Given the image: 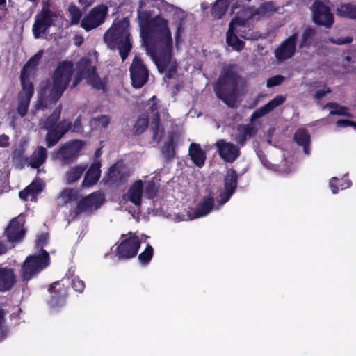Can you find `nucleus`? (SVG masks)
<instances>
[{
    "label": "nucleus",
    "mask_w": 356,
    "mask_h": 356,
    "mask_svg": "<svg viewBox=\"0 0 356 356\" xmlns=\"http://www.w3.org/2000/svg\"><path fill=\"white\" fill-rule=\"evenodd\" d=\"M148 1L141 0L138 10L140 36L147 53L151 56L159 71L171 78L176 71L177 64L172 58L173 40L170 29L175 27V42L178 44L182 20L169 22L161 16L152 17L151 10L147 9Z\"/></svg>",
    "instance_id": "1"
},
{
    "label": "nucleus",
    "mask_w": 356,
    "mask_h": 356,
    "mask_svg": "<svg viewBox=\"0 0 356 356\" xmlns=\"http://www.w3.org/2000/svg\"><path fill=\"white\" fill-rule=\"evenodd\" d=\"M73 66L71 63H61L56 69L52 82L42 83L35 110H44L51 107L60 99L67 87L72 77Z\"/></svg>",
    "instance_id": "2"
},
{
    "label": "nucleus",
    "mask_w": 356,
    "mask_h": 356,
    "mask_svg": "<svg viewBox=\"0 0 356 356\" xmlns=\"http://www.w3.org/2000/svg\"><path fill=\"white\" fill-rule=\"evenodd\" d=\"M129 22L127 19L114 22L104 34V42L109 48H118L124 61L131 49Z\"/></svg>",
    "instance_id": "3"
},
{
    "label": "nucleus",
    "mask_w": 356,
    "mask_h": 356,
    "mask_svg": "<svg viewBox=\"0 0 356 356\" xmlns=\"http://www.w3.org/2000/svg\"><path fill=\"white\" fill-rule=\"evenodd\" d=\"M158 188L159 186L154 180H136L123 195V200L131 202L137 209H139L143 193L147 197L152 198L157 193Z\"/></svg>",
    "instance_id": "4"
},
{
    "label": "nucleus",
    "mask_w": 356,
    "mask_h": 356,
    "mask_svg": "<svg viewBox=\"0 0 356 356\" xmlns=\"http://www.w3.org/2000/svg\"><path fill=\"white\" fill-rule=\"evenodd\" d=\"M238 76L232 72L222 74L214 86L215 92L219 99L227 106H234L236 99V85Z\"/></svg>",
    "instance_id": "5"
},
{
    "label": "nucleus",
    "mask_w": 356,
    "mask_h": 356,
    "mask_svg": "<svg viewBox=\"0 0 356 356\" xmlns=\"http://www.w3.org/2000/svg\"><path fill=\"white\" fill-rule=\"evenodd\" d=\"M61 107L58 106L53 113L48 118L47 121L44 122L42 127L49 130L46 136V141L48 147H51L56 144L62 136L69 130L70 122L63 120L59 124L56 122L60 117Z\"/></svg>",
    "instance_id": "6"
},
{
    "label": "nucleus",
    "mask_w": 356,
    "mask_h": 356,
    "mask_svg": "<svg viewBox=\"0 0 356 356\" xmlns=\"http://www.w3.org/2000/svg\"><path fill=\"white\" fill-rule=\"evenodd\" d=\"M49 257L47 251L40 250L26 257L22 266L23 280L28 281L49 265Z\"/></svg>",
    "instance_id": "7"
},
{
    "label": "nucleus",
    "mask_w": 356,
    "mask_h": 356,
    "mask_svg": "<svg viewBox=\"0 0 356 356\" xmlns=\"http://www.w3.org/2000/svg\"><path fill=\"white\" fill-rule=\"evenodd\" d=\"M250 16L251 15H249L245 18L237 16L229 23V30L227 32L226 42L234 50L241 51L244 47L243 41L240 40L238 37L247 39L250 38V36L245 33V24Z\"/></svg>",
    "instance_id": "8"
},
{
    "label": "nucleus",
    "mask_w": 356,
    "mask_h": 356,
    "mask_svg": "<svg viewBox=\"0 0 356 356\" xmlns=\"http://www.w3.org/2000/svg\"><path fill=\"white\" fill-rule=\"evenodd\" d=\"M145 111L148 113V118L152 120L154 127V140L159 142L163 136V128L160 127L159 121L166 120L168 115L166 108L159 104L157 99L153 96L145 106Z\"/></svg>",
    "instance_id": "9"
},
{
    "label": "nucleus",
    "mask_w": 356,
    "mask_h": 356,
    "mask_svg": "<svg viewBox=\"0 0 356 356\" xmlns=\"http://www.w3.org/2000/svg\"><path fill=\"white\" fill-rule=\"evenodd\" d=\"M78 72L73 81L72 87H75L83 79L92 87L97 90H104V83L96 74L95 68L87 58H83L77 65Z\"/></svg>",
    "instance_id": "10"
},
{
    "label": "nucleus",
    "mask_w": 356,
    "mask_h": 356,
    "mask_svg": "<svg viewBox=\"0 0 356 356\" xmlns=\"http://www.w3.org/2000/svg\"><path fill=\"white\" fill-rule=\"evenodd\" d=\"M108 13V7L101 4L93 8L81 20V26L86 31H90L102 24Z\"/></svg>",
    "instance_id": "11"
},
{
    "label": "nucleus",
    "mask_w": 356,
    "mask_h": 356,
    "mask_svg": "<svg viewBox=\"0 0 356 356\" xmlns=\"http://www.w3.org/2000/svg\"><path fill=\"white\" fill-rule=\"evenodd\" d=\"M237 185V176L234 170H228L224 179V186L219 189V195L217 197L218 204L216 209H219L226 203L234 193Z\"/></svg>",
    "instance_id": "12"
},
{
    "label": "nucleus",
    "mask_w": 356,
    "mask_h": 356,
    "mask_svg": "<svg viewBox=\"0 0 356 356\" xmlns=\"http://www.w3.org/2000/svg\"><path fill=\"white\" fill-rule=\"evenodd\" d=\"M129 70L133 86L141 88L147 81L148 72L138 56L134 57Z\"/></svg>",
    "instance_id": "13"
},
{
    "label": "nucleus",
    "mask_w": 356,
    "mask_h": 356,
    "mask_svg": "<svg viewBox=\"0 0 356 356\" xmlns=\"http://www.w3.org/2000/svg\"><path fill=\"white\" fill-rule=\"evenodd\" d=\"M143 238L147 236L141 234L140 238L133 235L123 241L118 248V254L121 258H131L137 254L140 244Z\"/></svg>",
    "instance_id": "14"
},
{
    "label": "nucleus",
    "mask_w": 356,
    "mask_h": 356,
    "mask_svg": "<svg viewBox=\"0 0 356 356\" xmlns=\"http://www.w3.org/2000/svg\"><path fill=\"white\" fill-rule=\"evenodd\" d=\"M314 22L325 27H330L334 22L330 8L319 1H316L312 8Z\"/></svg>",
    "instance_id": "15"
},
{
    "label": "nucleus",
    "mask_w": 356,
    "mask_h": 356,
    "mask_svg": "<svg viewBox=\"0 0 356 356\" xmlns=\"http://www.w3.org/2000/svg\"><path fill=\"white\" fill-rule=\"evenodd\" d=\"M298 36L297 33H293L284 40L275 50V56L278 60L284 61L294 55Z\"/></svg>",
    "instance_id": "16"
},
{
    "label": "nucleus",
    "mask_w": 356,
    "mask_h": 356,
    "mask_svg": "<svg viewBox=\"0 0 356 356\" xmlns=\"http://www.w3.org/2000/svg\"><path fill=\"white\" fill-rule=\"evenodd\" d=\"M53 22V15L50 11L43 10L35 16V20L33 26V32L36 38L42 37L51 26Z\"/></svg>",
    "instance_id": "17"
},
{
    "label": "nucleus",
    "mask_w": 356,
    "mask_h": 356,
    "mask_svg": "<svg viewBox=\"0 0 356 356\" xmlns=\"http://www.w3.org/2000/svg\"><path fill=\"white\" fill-rule=\"evenodd\" d=\"M104 202V196L100 192L91 193L86 196L78 204L77 211L79 213H90L101 207Z\"/></svg>",
    "instance_id": "18"
},
{
    "label": "nucleus",
    "mask_w": 356,
    "mask_h": 356,
    "mask_svg": "<svg viewBox=\"0 0 356 356\" xmlns=\"http://www.w3.org/2000/svg\"><path fill=\"white\" fill-rule=\"evenodd\" d=\"M25 220L22 215L13 218L6 229V234L10 242H19L24 236V229L23 225Z\"/></svg>",
    "instance_id": "19"
},
{
    "label": "nucleus",
    "mask_w": 356,
    "mask_h": 356,
    "mask_svg": "<svg viewBox=\"0 0 356 356\" xmlns=\"http://www.w3.org/2000/svg\"><path fill=\"white\" fill-rule=\"evenodd\" d=\"M22 84V91L19 95V102L17 106V111L21 117H24L28 111L30 100L33 94V87L32 83Z\"/></svg>",
    "instance_id": "20"
},
{
    "label": "nucleus",
    "mask_w": 356,
    "mask_h": 356,
    "mask_svg": "<svg viewBox=\"0 0 356 356\" xmlns=\"http://www.w3.org/2000/svg\"><path fill=\"white\" fill-rule=\"evenodd\" d=\"M83 146L81 140H74L63 145L58 151V159L67 161L76 157Z\"/></svg>",
    "instance_id": "21"
},
{
    "label": "nucleus",
    "mask_w": 356,
    "mask_h": 356,
    "mask_svg": "<svg viewBox=\"0 0 356 356\" xmlns=\"http://www.w3.org/2000/svg\"><path fill=\"white\" fill-rule=\"evenodd\" d=\"M221 158L227 162H233L239 155V149L234 144L220 140L216 143Z\"/></svg>",
    "instance_id": "22"
},
{
    "label": "nucleus",
    "mask_w": 356,
    "mask_h": 356,
    "mask_svg": "<svg viewBox=\"0 0 356 356\" xmlns=\"http://www.w3.org/2000/svg\"><path fill=\"white\" fill-rule=\"evenodd\" d=\"M213 202V197L210 195L204 197L200 201L193 213H190L187 218H183L182 220H192L207 216L214 209Z\"/></svg>",
    "instance_id": "23"
},
{
    "label": "nucleus",
    "mask_w": 356,
    "mask_h": 356,
    "mask_svg": "<svg viewBox=\"0 0 356 356\" xmlns=\"http://www.w3.org/2000/svg\"><path fill=\"white\" fill-rule=\"evenodd\" d=\"M49 291L51 294L49 305L53 308L63 306L67 294L66 288L60 282H54L50 287Z\"/></svg>",
    "instance_id": "24"
},
{
    "label": "nucleus",
    "mask_w": 356,
    "mask_h": 356,
    "mask_svg": "<svg viewBox=\"0 0 356 356\" xmlns=\"http://www.w3.org/2000/svg\"><path fill=\"white\" fill-rule=\"evenodd\" d=\"M42 55L43 51H38L36 54L32 56L24 66L21 72V83H32L31 82V77L33 76L35 68L39 64Z\"/></svg>",
    "instance_id": "25"
},
{
    "label": "nucleus",
    "mask_w": 356,
    "mask_h": 356,
    "mask_svg": "<svg viewBox=\"0 0 356 356\" xmlns=\"http://www.w3.org/2000/svg\"><path fill=\"white\" fill-rule=\"evenodd\" d=\"M286 100V96L279 95L275 96L268 103L256 110L251 115V120L253 121L257 118H261L266 114L274 110L278 106L282 104Z\"/></svg>",
    "instance_id": "26"
},
{
    "label": "nucleus",
    "mask_w": 356,
    "mask_h": 356,
    "mask_svg": "<svg viewBox=\"0 0 356 356\" xmlns=\"http://www.w3.org/2000/svg\"><path fill=\"white\" fill-rule=\"evenodd\" d=\"M44 183L41 179H35L24 191L19 192V197L24 200L35 201L37 195L44 188Z\"/></svg>",
    "instance_id": "27"
},
{
    "label": "nucleus",
    "mask_w": 356,
    "mask_h": 356,
    "mask_svg": "<svg viewBox=\"0 0 356 356\" xmlns=\"http://www.w3.org/2000/svg\"><path fill=\"white\" fill-rule=\"evenodd\" d=\"M16 276L11 268H0V292H5L14 286Z\"/></svg>",
    "instance_id": "28"
},
{
    "label": "nucleus",
    "mask_w": 356,
    "mask_h": 356,
    "mask_svg": "<svg viewBox=\"0 0 356 356\" xmlns=\"http://www.w3.org/2000/svg\"><path fill=\"white\" fill-rule=\"evenodd\" d=\"M188 155L193 163L199 168L204 165L206 154L198 143H192L188 148Z\"/></svg>",
    "instance_id": "29"
},
{
    "label": "nucleus",
    "mask_w": 356,
    "mask_h": 356,
    "mask_svg": "<svg viewBox=\"0 0 356 356\" xmlns=\"http://www.w3.org/2000/svg\"><path fill=\"white\" fill-rule=\"evenodd\" d=\"M100 163L95 161L86 172L82 182L83 187L90 186L97 182L100 177Z\"/></svg>",
    "instance_id": "30"
},
{
    "label": "nucleus",
    "mask_w": 356,
    "mask_h": 356,
    "mask_svg": "<svg viewBox=\"0 0 356 356\" xmlns=\"http://www.w3.org/2000/svg\"><path fill=\"white\" fill-rule=\"evenodd\" d=\"M295 141L303 148V152L306 155L311 154V137L307 131L303 129L298 130L294 134Z\"/></svg>",
    "instance_id": "31"
},
{
    "label": "nucleus",
    "mask_w": 356,
    "mask_h": 356,
    "mask_svg": "<svg viewBox=\"0 0 356 356\" xmlns=\"http://www.w3.org/2000/svg\"><path fill=\"white\" fill-rule=\"evenodd\" d=\"M47 151L43 147H38L29 159V165L33 168H38L46 161Z\"/></svg>",
    "instance_id": "32"
},
{
    "label": "nucleus",
    "mask_w": 356,
    "mask_h": 356,
    "mask_svg": "<svg viewBox=\"0 0 356 356\" xmlns=\"http://www.w3.org/2000/svg\"><path fill=\"white\" fill-rule=\"evenodd\" d=\"M256 130L254 127L250 125H240L237 129L236 141L241 145H243L248 137L254 135Z\"/></svg>",
    "instance_id": "33"
},
{
    "label": "nucleus",
    "mask_w": 356,
    "mask_h": 356,
    "mask_svg": "<svg viewBox=\"0 0 356 356\" xmlns=\"http://www.w3.org/2000/svg\"><path fill=\"white\" fill-rule=\"evenodd\" d=\"M86 169V165H79L71 168L66 173V179L67 183H73L79 179Z\"/></svg>",
    "instance_id": "34"
},
{
    "label": "nucleus",
    "mask_w": 356,
    "mask_h": 356,
    "mask_svg": "<svg viewBox=\"0 0 356 356\" xmlns=\"http://www.w3.org/2000/svg\"><path fill=\"white\" fill-rule=\"evenodd\" d=\"M338 15L356 19V6L351 3L341 5L337 10Z\"/></svg>",
    "instance_id": "35"
},
{
    "label": "nucleus",
    "mask_w": 356,
    "mask_h": 356,
    "mask_svg": "<svg viewBox=\"0 0 356 356\" xmlns=\"http://www.w3.org/2000/svg\"><path fill=\"white\" fill-rule=\"evenodd\" d=\"M330 187L332 190L333 194H336L338 193L339 189H345L349 188L351 185V182L347 178L342 179L341 180H339L337 177H332L330 180L329 183Z\"/></svg>",
    "instance_id": "36"
},
{
    "label": "nucleus",
    "mask_w": 356,
    "mask_h": 356,
    "mask_svg": "<svg viewBox=\"0 0 356 356\" xmlns=\"http://www.w3.org/2000/svg\"><path fill=\"white\" fill-rule=\"evenodd\" d=\"M326 107L331 108L330 112V115H338L346 117L352 116L349 108L344 106H341L336 103H330L326 105Z\"/></svg>",
    "instance_id": "37"
},
{
    "label": "nucleus",
    "mask_w": 356,
    "mask_h": 356,
    "mask_svg": "<svg viewBox=\"0 0 356 356\" xmlns=\"http://www.w3.org/2000/svg\"><path fill=\"white\" fill-rule=\"evenodd\" d=\"M229 0H218L212 8V15L214 17L220 18L228 8Z\"/></svg>",
    "instance_id": "38"
},
{
    "label": "nucleus",
    "mask_w": 356,
    "mask_h": 356,
    "mask_svg": "<svg viewBox=\"0 0 356 356\" xmlns=\"http://www.w3.org/2000/svg\"><path fill=\"white\" fill-rule=\"evenodd\" d=\"M121 167L118 165H113L106 175L108 181L117 182L122 179Z\"/></svg>",
    "instance_id": "39"
},
{
    "label": "nucleus",
    "mask_w": 356,
    "mask_h": 356,
    "mask_svg": "<svg viewBox=\"0 0 356 356\" xmlns=\"http://www.w3.org/2000/svg\"><path fill=\"white\" fill-rule=\"evenodd\" d=\"M315 31L311 28H307L304 30L301 40L299 44L300 47H309L312 44L311 40L314 37Z\"/></svg>",
    "instance_id": "40"
},
{
    "label": "nucleus",
    "mask_w": 356,
    "mask_h": 356,
    "mask_svg": "<svg viewBox=\"0 0 356 356\" xmlns=\"http://www.w3.org/2000/svg\"><path fill=\"white\" fill-rule=\"evenodd\" d=\"M76 191L73 189L70 188H65L64 189L60 195H59L58 200V204H63L65 203H67L68 202L72 200L76 197Z\"/></svg>",
    "instance_id": "41"
},
{
    "label": "nucleus",
    "mask_w": 356,
    "mask_h": 356,
    "mask_svg": "<svg viewBox=\"0 0 356 356\" xmlns=\"http://www.w3.org/2000/svg\"><path fill=\"white\" fill-rule=\"evenodd\" d=\"M109 123V118L106 115H102L92 119L90 125L93 129L106 128Z\"/></svg>",
    "instance_id": "42"
},
{
    "label": "nucleus",
    "mask_w": 356,
    "mask_h": 356,
    "mask_svg": "<svg viewBox=\"0 0 356 356\" xmlns=\"http://www.w3.org/2000/svg\"><path fill=\"white\" fill-rule=\"evenodd\" d=\"M275 8L271 2L262 3L257 9L255 15L263 17L275 11Z\"/></svg>",
    "instance_id": "43"
},
{
    "label": "nucleus",
    "mask_w": 356,
    "mask_h": 356,
    "mask_svg": "<svg viewBox=\"0 0 356 356\" xmlns=\"http://www.w3.org/2000/svg\"><path fill=\"white\" fill-rule=\"evenodd\" d=\"M148 118L141 117L138 119L134 124V131L137 134L143 133L147 127Z\"/></svg>",
    "instance_id": "44"
},
{
    "label": "nucleus",
    "mask_w": 356,
    "mask_h": 356,
    "mask_svg": "<svg viewBox=\"0 0 356 356\" xmlns=\"http://www.w3.org/2000/svg\"><path fill=\"white\" fill-rule=\"evenodd\" d=\"M68 11L71 16L72 24H78L81 17V13L79 8L74 5H70L68 8Z\"/></svg>",
    "instance_id": "45"
},
{
    "label": "nucleus",
    "mask_w": 356,
    "mask_h": 356,
    "mask_svg": "<svg viewBox=\"0 0 356 356\" xmlns=\"http://www.w3.org/2000/svg\"><path fill=\"white\" fill-rule=\"evenodd\" d=\"M152 255L153 248L149 244H147L145 250L139 255L138 259L142 264H146L151 260Z\"/></svg>",
    "instance_id": "46"
},
{
    "label": "nucleus",
    "mask_w": 356,
    "mask_h": 356,
    "mask_svg": "<svg viewBox=\"0 0 356 356\" xmlns=\"http://www.w3.org/2000/svg\"><path fill=\"white\" fill-rule=\"evenodd\" d=\"M284 80V77L281 75L274 76L270 79H268L266 81V86L268 88H271L273 86H276L280 85Z\"/></svg>",
    "instance_id": "47"
},
{
    "label": "nucleus",
    "mask_w": 356,
    "mask_h": 356,
    "mask_svg": "<svg viewBox=\"0 0 356 356\" xmlns=\"http://www.w3.org/2000/svg\"><path fill=\"white\" fill-rule=\"evenodd\" d=\"M72 288L79 293H82L85 289L83 281L79 277H74L72 281Z\"/></svg>",
    "instance_id": "48"
},
{
    "label": "nucleus",
    "mask_w": 356,
    "mask_h": 356,
    "mask_svg": "<svg viewBox=\"0 0 356 356\" xmlns=\"http://www.w3.org/2000/svg\"><path fill=\"white\" fill-rule=\"evenodd\" d=\"M329 41L332 44H335L337 45H342L344 44L350 43L353 41V38L347 36V37H341L337 39H334L333 38H330Z\"/></svg>",
    "instance_id": "49"
},
{
    "label": "nucleus",
    "mask_w": 356,
    "mask_h": 356,
    "mask_svg": "<svg viewBox=\"0 0 356 356\" xmlns=\"http://www.w3.org/2000/svg\"><path fill=\"white\" fill-rule=\"evenodd\" d=\"M48 241V234H42L38 236L36 239V247L40 248L42 250V247L44 246Z\"/></svg>",
    "instance_id": "50"
},
{
    "label": "nucleus",
    "mask_w": 356,
    "mask_h": 356,
    "mask_svg": "<svg viewBox=\"0 0 356 356\" xmlns=\"http://www.w3.org/2000/svg\"><path fill=\"white\" fill-rule=\"evenodd\" d=\"M3 310L0 309V341L3 339V338L6 335V330L3 326Z\"/></svg>",
    "instance_id": "51"
},
{
    "label": "nucleus",
    "mask_w": 356,
    "mask_h": 356,
    "mask_svg": "<svg viewBox=\"0 0 356 356\" xmlns=\"http://www.w3.org/2000/svg\"><path fill=\"white\" fill-rule=\"evenodd\" d=\"M337 125L341 127H346L350 126L356 129V122L349 120H339L337 122Z\"/></svg>",
    "instance_id": "52"
},
{
    "label": "nucleus",
    "mask_w": 356,
    "mask_h": 356,
    "mask_svg": "<svg viewBox=\"0 0 356 356\" xmlns=\"http://www.w3.org/2000/svg\"><path fill=\"white\" fill-rule=\"evenodd\" d=\"M70 129H71V131H72V132H80V131H82V127H81V120H80V118H78L75 120V122H74V123L73 126H71V125L70 124V126H69V130H70Z\"/></svg>",
    "instance_id": "53"
},
{
    "label": "nucleus",
    "mask_w": 356,
    "mask_h": 356,
    "mask_svg": "<svg viewBox=\"0 0 356 356\" xmlns=\"http://www.w3.org/2000/svg\"><path fill=\"white\" fill-rule=\"evenodd\" d=\"M163 152L165 154V156L167 158H171L174 155V150L172 149V147L171 144H167L163 148Z\"/></svg>",
    "instance_id": "54"
},
{
    "label": "nucleus",
    "mask_w": 356,
    "mask_h": 356,
    "mask_svg": "<svg viewBox=\"0 0 356 356\" xmlns=\"http://www.w3.org/2000/svg\"><path fill=\"white\" fill-rule=\"evenodd\" d=\"M10 144L9 137L5 134L0 135V147H6Z\"/></svg>",
    "instance_id": "55"
},
{
    "label": "nucleus",
    "mask_w": 356,
    "mask_h": 356,
    "mask_svg": "<svg viewBox=\"0 0 356 356\" xmlns=\"http://www.w3.org/2000/svg\"><path fill=\"white\" fill-rule=\"evenodd\" d=\"M328 92H330V90L325 88V89L317 91L315 94V97L316 98L319 99Z\"/></svg>",
    "instance_id": "56"
},
{
    "label": "nucleus",
    "mask_w": 356,
    "mask_h": 356,
    "mask_svg": "<svg viewBox=\"0 0 356 356\" xmlns=\"http://www.w3.org/2000/svg\"><path fill=\"white\" fill-rule=\"evenodd\" d=\"M95 2V0H79V3L84 6L88 8L91 6Z\"/></svg>",
    "instance_id": "57"
},
{
    "label": "nucleus",
    "mask_w": 356,
    "mask_h": 356,
    "mask_svg": "<svg viewBox=\"0 0 356 356\" xmlns=\"http://www.w3.org/2000/svg\"><path fill=\"white\" fill-rule=\"evenodd\" d=\"M6 251V248L5 247L4 244L0 241V254H2L5 253Z\"/></svg>",
    "instance_id": "58"
},
{
    "label": "nucleus",
    "mask_w": 356,
    "mask_h": 356,
    "mask_svg": "<svg viewBox=\"0 0 356 356\" xmlns=\"http://www.w3.org/2000/svg\"><path fill=\"white\" fill-rule=\"evenodd\" d=\"M82 43V38H78L75 42L76 45H80Z\"/></svg>",
    "instance_id": "59"
},
{
    "label": "nucleus",
    "mask_w": 356,
    "mask_h": 356,
    "mask_svg": "<svg viewBox=\"0 0 356 356\" xmlns=\"http://www.w3.org/2000/svg\"><path fill=\"white\" fill-rule=\"evenodd\" d=\"M101 154V150L100 149H97L96 150L95 153V155L96 157H99Z\"/></svg>",
    "instance_id": "60"
},
{
    "label": "nucleus",
    "mask_w": 356,
    "mask_h": 356,
    "mask_svg": "<svg viewBox=\"0 0 356 356\" xmlns=\"http://www.w3.org/2000/svg\"><path fill=\"white\" fill-rule=\"evenodd\" d=\"M6 3V0H0V6H4Z\"/></svg>",
    "instance_id": "61"
}]
</instances>
